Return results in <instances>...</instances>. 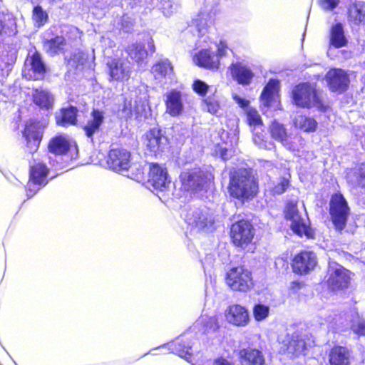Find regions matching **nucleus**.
I'll return each instance as SVG.
<instances>
[{"instance_id":"27","label":"nucleus","mask_w":365,"mask_h":365,"mask_svg":"<svg viewBox=\"0 0 365 365\" xmlns=\"http://www.w3.org/2000/svg\"><path fill=\"white\" fill-rule=\"evenodd\" d=\"M173 71L171 63L167 58L160 59L152 67V73L155 78L159 81L165 78L171 79Z\"/></svg>"},{"instance_id":"41","label":"nucleus","mask_w":365,"mask_h":365,"mask_svg":"<svg viewBox=\"0 0 365 365\" xmlns=\"http://www.w3.org/2000/svg\"><path fill=\"white\" fill-rule=\"evenodd\" d=\"M127 52L130 57L136 62L144 60L148 55L147 51L144 48V46L140 43L131 44L128 47Z\"/></svg>"},{"instance_id":"13","label":"nucleus","mask_w":365,"mask_h":365,"mask_svg":"<svg viewBox=\"0 0 365 365\" xmlns=\"http://www.w3.org/2000/svg\"><path fill=\"white\" fill-rule=\"evenodd\" d=\"M317 264L316 254L311 251H304L294 257L292 267L294 272L305 274L313 270Z\"/></svg>"},{"instance_id":"30","label":"nucleus","mask_w":365,"mask_h":365,"mask_svg":"<svg viewBox=\"0 0 365 365\" xmlns=\"http://www.w3.org/2000/svg\"><path fill=\"white\" fill-rule=\"evenodd\" d=\"M329 42L330 45L335 48H341L346 45L347 40L341 24L336 23L331 27Z\"/></svg>"},{"instance_id":"57","label":"nucleus","mask_w":365,"mask_h":365,"mask_svg":"<svg viewBox=\"0 0 365 365\" xmlns=\"http://www.w3.org/2000/svg\"><path fill=\"white\" fill-rule=\"evenodd\" d=\"M253 140L255 142V144L258 145L259 146H262V138H261L260 135H258L257 134H255V137L253 138Z\"/></svg>"},{"instance_id":"26","label":"nucleus","mask_w":365,"mask_h":365,"mask_svg":"<svg viewBox=\"0 0 365 365\" xmlns=\"http://www.w3.org/2000/svg\"><path fill=\"white\" fill-rule=\"evenodd\" d=\"M232 77L242 85H248L253 78V73L247 66L238 63L232 64L230 67Z\"/></svg>"},{"instance_id":"4","label":"nucleus","mask_w":365,"mask_h":365,"mask_svg":"<svg viewBox=\"0 0 365 365\" xmlns=\"http://www.w3.org/2000/svg\"><path fill=\"white\" fill-rule=\"evenodd\" d=\"M314 344L308 336L298 333L287 334L282 340L280 351L290 356H299L304 354L305 350Z\"/></svg>"},{"instance_id":"33","label":"nucleus","mask_w":365,"mask_h":365,"mask_svg":"<svg viewBox=\"0 0 365 365\" xmlns=\"http://www.w3.org/2000/svg\"><path fill=\"white\" fill-rule=\"evenodd\" d=\"M77 112L76 108L73 106L62 109L60 113L56 116V123L62 126L74 125L77 121Z\"/></svg>"},{"instance_id":"10","label":"nucleus","mask_w":365,"mask_h":365,"mask_svg":"<svg viewBox=\"0 0 365 365\" xmlns=\"http://www.w3.org/2000/svg\"><path fill=\"white\" fill-rule=\"evenodd\" d=\"M180 180L182 187L186 190H197L204 187L212 179V175L200 168H195L181 173Z\"/></svg>"},{"instance_id":"31","label":"nucleus","mask_w":365,"mask_h":365,"mask_svg":"<svg viewBox=\"0 0 365 365\" xmlns=\"http://www.w3.org/2000/svg\"><path fill=\"white\" fill-rule=\"evenodd\" d=\"M91 118L84 126L86 135L88 138H92L95 133L99 131L100 126L104 120V115L102 111L93 110L91 113Z\"/></svg>"},{"instance_id":"34","label":"nucleus","mask_w":365,"mask_h":365,"mask_svg":"<svg viewBox=\"0 0 365 365\" xmlns=\"http://www.w3.org/2000/svg\"><path fill=\"white\" fill-rule=\"evenodd\" d=\"M70 148V143L66 137L59 135L53 138L48 143V150L56 155L65 154Z\"/></svg>"},{"instance_id":"37","label":"nucleus","mask_w":365,"mask_h":365,"mask_svg":"<svg viewBox=\"0 0 365 365\" xmlns=\"http://www.w3.org/2000/svg\"><path fill=\"white\" fill-rule=\"evenodd\" d=\"M86 61V55L83 52L79 51L73 52L67 61L68 71L76 73L81 71Z\"/></svg>"},{"instance_id":"14","label":"nucleus","mask_w":365,"mask_h":365,"mask_svg":"<svg viewBox=\"0 0 365 365\" xmlns=\"http://www.w3.org/2000/svg\"><path fill=\"white\" fill-rule=\"evenodd\" d=\"M269 133L271 137L275 140L281 143L289 150H296L298 147L293 140L298 139V137L292 138L287 132L284 125L277 120H274L269 125Z\"/></svg>"},{"instance_id":"15","label":"nucleus","mask_w":365,"mask_h":365,"mask_svg":"<svg viewBox=\"0 0 365 365\" xmlns=\"http://www.w3.org/2000/svg\"><path fill=\"white\" fill-rule=\"evenodd\" d=\"M326 80L329 89L334 92H344L347 89L349 84L348 74L340 68L329 70L326 75Z\"/></svg>"},{"instance_id":"19","label":"nucleus","mask_w":365,"mask_h":365,"mask_svg":"<svg viewBox=\"0 0 365 365\" xmlns=\"http://www.w3.org/2000/svg\"><path fill=\"white\" fill-rule=\"evenodd\" d=\"M120 112L126 119L134 117L138 121H141L145 117V105L144 102L140 101L138 103L135 101L133 106L132 100L126 98L122 106Z\"/></svg>"},{"instance_id":"17","label":"nucleus","mask_w":365,"mask_h":365,"mask_svg":"<svg viewBox=\"0 0 365 365\" xmlns=\"http://www.w3.org/2000/svg\"><path fill=\"white\" fill-rule=\"evenodd\" d=\"M225 316L228 323L237 327H245L250 322L248 311L238 304L229 306L225 312Z\"/></svg>"},{"instance_id":"16","label":"nucleus","mask_w":365,"mask_h":365,"mask_svg":"<svg viewBox=\"0 0 365 365\" xmlns=\"http://www.w3.org/2000/svg\"><path fill=\"white\" fill-rule=\"evenodd\" d=\"M148 182L155 190L163 191L170 183L166 169L157 163L152 164Z\"/></svg>"},{"instance_id":"39","label":"nucleus","mask_w":365,"mask_h":365,"mask_svg":"<svg viewBox=\"0 0 365 365\" xmlns=\"http://www.w3.org/2000/svg\"><path fill=\"white\" fill-rule=\"evenodd\" d=\"M53 98L47 91L36 90L34 94V103L41 108H49L53 103Z\"/></svg>"},{"instance_id":"8","label":"nucleus","mask_w":365,"mask_h":365,"mask_svg":"<svg viewBox=\"0 0 365 365\" xmlns=\"http://www.w3.org/2000/svg\"><path fill=\"white\" fill-rule=\"evenodd\" d=\"M187 224L200 231L212 232L216 227L213 212L207 209H196L186 215Z\"/></svg>"},{"instance_id":"40","label":"nucleus","mask_w":365,"mask_h":365,"mask_svg":"<svg viewBox=\"0 0 365 365\" xmlns=\"http://www.w3.org/2000/svg\"><path fill=\"white\" fill-rule=\"evenodd\" d=\"M170 346L173 351L186 360H188V356L190 357L192 354V346L189 343L182 341H176L170 344Z\"/></svg>"},{"instance_id":"38","label":"nucleus","mask_w":365,"mask_h":365,"mask_svg":"<svg viewBox=\"0 0 365 365\" xmlns=\"http://www.w3.org/2000/svg\"><path fill=\"white\" fill-rule=\"evenodd\" d=\"M349 20L354 24L365 21V3L359 1L349 9Z\"/></svg>"},{"instance_id":"18","label":"nucleus","mask_w":365,"mask_h":365,"mask_svg":"<svg viewBox=\"0 0 365 365\" xmlns=\"http://www.w3.org/2000/svg\"><path fill=\"white\" fill-rule=\"evenodd\" d=\"M24 136L26 140L27 148L30 153L36 151L41 138L42 128L39 123L29 122L26 125Z\"/></svg>"},{"instance_id":"55","label":"nucleus","mask_w":365,"mask_h":365,"mask_svg":"<svg viewBox=\"0 0 365 365\" xmlns=\"http://www.w3.org/2000/svg\"><path fill=\"white\" fill-rule=\"evenodd\" d=\"M217 153H219L223 160H227L230 156V154L228 153V150L226 148H219Z\"/></svg>"},{"instance_id":"21","label":"nucleus","mask_w":365,"mask_h":365,"mask_svg":"<svg viewBox=\"0 0 365 365\" xmlns=\"http://www.w3.org/2000/svg\"><path fill=\"white\" fill-rule=\"evenodd\" d=\"M167 143V138L158 128H153L145 134V144L151 153H157Z\"/></svg>"},{"instance_id":"2","label":"nucleus","mask_w":365,"mask_h":365,"mask_svg":"<svg viewBox=\"0 0 365 365\" xmlns=\"http://www.w3.org/2000/svg\"><path fill=\"white\" fill-rule=\"evenodd\" d=\"M108 164L110 169L115 172L120 173L123 175L130 177L128 174H125L131 168L130 164V153L123 148L111 149L108 154ZM138 173L130 178L135 180H141L143 179V171L142 169H138Z\"/></svg>"},{"instance_id":"56","label":"nucleus","mask_w":365,"mask_h":365,"mask_svg":"<svg viewBox=\"0 0 365 365\" xmlns=\"http://www.w3.org/2000/svg\"><path fill=\"white\" fill-rule=\"evenodd\" d=\"M210 326L209 327V329L215 330L217 328V319L215 317H211L210 319Z\"/></svg>"},{"instance_id":"9","label":"nucleus","mask_w":365,"mask_h":365,"mask_svg":"<svg viewBox=\"0 0 365 365\" xmlns=\"http://www.w3.org/2000/svg\"><path fill=\"white\" fill-rule=\"evenodd\" d=\"M226 282L234 291L247 292L253 285L252 273L244 267L231 269L227 274Z\"/></svg>"},{"instance_id":"11","label":"nucleus","mask_w":365,"mask_h":365,"mask_svg":"<svg viewBox=\"0 0 365 365\" xmlns=\"http://www.w3.org/2000/svg\"><path fill=\"white\" fill-rule=\"evenodd\" d=\"M254 235V227L247 221L241 220L232 225L230 236L237 247L245 248L252 242Z\"/></svg>"},{"instance_id":"20","label":"nucleus","mask_w":365,"mask_h":365,"mask_svg":"<svg viewBox=\"0 0 365 365\" xmlns=\"http://www.w3.org/2000/svg\"><path fill=\"white\" fill-rule=\"evenodd\" d=\"M110 77L116 81L128 79L130 74L129 63L120 59H112L107 62Z\"/></svg>"},{"instance_id":"48","label":"nucleus","mask_w":365,"mask_h":365,"mask_svg":"<svg viewBox=\"0 0 365 365\" xmlns=\"http://www.w3.org/2000/svg\"><path fill=\"white\" fill-rule=\"evenodd\" d=\"M194 91L201 96H205L207 93L208 86L200 80H197L193 83Z\"/></svg>"},{"instance_id":"23","label":"nucleus","mask_w":365,"mask_h":365,"mask_svg":"<svg viewBox=\"0 0 365 365\" xmlns=\"http://www.w3.org/2000/svg\"><path fill=\"white\" fill-rule=\"evenodd\" d=\"M239 356L242 365H265V359L262 351L252 348L240 351Z\"/></svg>"},{"instance_id":"42","label":"nucleus","mask_w":365,"mask_h":365,"mask_svg":"<svg viewBox=\"0 0 365 365\" xmlns=\"http://www.w3.org/2000/svg\"><path fill=\"white\" fill-rule=\"evenodd\" d=\"M33 20L36 26L41 27L47 21L48 14L41 6H37L33 10Z\"/></svg>"},{"instance_id":"32","label":"nucleus","mask_w":365,"mask_h":365,"mask_svg":"<svg viewBox=\"0 0 365 365\" xmlns=\"http://www.w3.org/2000/svg\"><path fill=\"white\" fill-rule=\"evenodd\" d=\"M66 42L63 36H56L43 41L44 51L50 56H55L64 50Z\"/></svg>"},{"instance_id":"45","label":"nucleus","mask_w":365,"mask_h":365,"mask_svg":"<svg viewBox=\"0 0 365 365\" xmlns=\"http://www.w3.org/2000/svg\"><path fill=\"white\" fill-rule=\"evenodd\" d=\"M247 121L250 125H261L262 120L258 112L252 108H249L247 111Z\"/></svg>"},{"instance_id":"5","label":"nucleus","mask_w":365,"mask_h":365,"mask_svg":"<svg viewBox=\"0 0 365 365\" xmlns=\"http://www.w3.org/2000/svg\"><path fill=\"white\" fill-rule=\"evenodd\" d=\"M327 286L332 291H341L349 288L351 272L338 263H329Z\"/></svg>"},{"instance_id":"47","label":"nucleus","mask_w":365,"mask_h":365,"mask_svg":"<svg viewBox=\"0 0 365 365\" xmlns=\"http://www.w3.org/2000/svg\"><path fill=\"white\" fill-rule=\"evenodd\" d=\"M289 181L285 178H282L280 181L271 189V192L273 195L282 194L288 187Z\"/></svg>"},{"instance_id":"29","label":"nucleus","mask_w":365,"mask_h":365,"mask_svg":"<svg viewBox=\"0 0 365 365\" xmlns=\"http://www.w3.org/2000/svg\"><path fill=\"white\" fill-rule=\"evenodd\" d=\"M26 66H30L34 71L36 79L42 78L46 73V65L41 58V54L38 52H34L27 58Z\"/></svg>"},{"instance_id":"22","label":"nucleus","mask_w":365,"mask_h":365,"mask_svg":"<svg viewBox=\"0 0 365 365\" xmlns=\"http://www.w3.org/2000/svg\"><path fill=\"white\" fill-rule=\"evenodd\" d=\"M195 63L200 67L209 69H217L219 67V59L208 49H202L193 57Z\"/></svg>"},{"instance_id":"35","label":"nucleus","mask_w":365,"mask_h":365,"mask_svg":"<svg viewBox=\"0 0 365 365\" xmlns=\"http://www.w3.org/2000/svg\"><path fill=\"white\" fill-rule=\"evenodd\" d=\"M16 33V21L11 14H0V35L11 36Z\"/></svg>"},{"instance_id":"25","label":"nucleus","mask_w":365,"mask_h":365,"mask_svg":"<svg viewBox=\"0 0 365 365\" xmlns=\"http://www.w3.org/2000/svg\"><path fill=\"white\" fill-rule=\"evenodd\" d=\"M351 358V351L340 346L333 347L329 354L330 365H350Z\"/></svg>"},{"instance_id":"53","label":"nucleus","mask_w":365,"mask_h":365,"mask_svg":"<svg viewBox=\"0 0 365 365\" xmlns=\"http://www.w3.org/2000/svg\"><path fill=\"white\" fill-rule=\"evenodd\" d=\"M212 365H235L233 362L220 357L214 360Z\"/></svg>"},{"instance_id":"3","label":"nucleus","mask_w":365,"mask_h":365,"mask_svg":"<svg viewBox=\"0 0 365 365\" xmlns=\"http://www.w3.org/2000/svg\"><path fill=\"white\" fill-rule=\"evenodd\" d=\"M48 169L43 162L34 159L30 163L29 180L26 185V195L29 197L48 183Z\"/></svg>"},{"instance_id":"51","label":"nucleus","mask_w":365,"mask_h":365,"mask_svg":"<svg viewBox=\"0 0 365 365\" xmlns=\"http://www.w3.org/2000/svg\"><path fill=\"white\" fill-rule=\"evenodd\" d=\"M357 174V185L365 187V165H363V166L360 168Z\"/></svg>"},{"instance_id":"43","label":"nucleus","mask_w":365,"mask_h":365,"mask_svg":"<svg viewBox=\"0 0 365 365\" xmlns=\"http://www.w3.org/2000/svg\"><path fill=\"white\" fill-rule=\"evenodd\" d=\"M352 331L359 335H365V317H358L356 320H353L351 324Z\"/></svg>"},{"instance_id":"58","label":"nucleus","mask_w":365,"mask_h":365,"mask_svg":"<svg viewBox=\"0 0 365 365\" xmlns=\"http://www.w3.org/2000/svg\"><path fill=\"white\" fill-rule=\"evenodd\" d=\"M203 16H205V14H202V16L200 17L199 19H202V22H205V21H207V19L206 18H204Z\"/></svg>"},{"instance_id":"50","label":"nucleus","mask_w":365,"mask_h":365,"mask_svg":"<svg viewBox=\"0 0 365 365\" xmlns=\"http://www.w3.org/2000/svg\"><path fill=\"white\" fill-rule=\"evenodd\" d=\"M217 54H215L216 57H218V59L220 60L221 58L227 56V51H228V46L226 43V42L221 41L217 44Z\"/></svg>"},{"instance_id":"49","label":"nucleus","mask_w":365,"mask_h":365,"mask_svg":"<svg viewBox=\"0 0 365 365\" xmlns=\"http://www.w3.org/2000/svg\"><path fill=\"white\" fill-rule=\"evenodd\" d=\"M339 0H320V6L324 10H333L339 4Z\"/></svg>"},{"instance_id":"24","label":"nucleus","mask_w":365,"mask_h":365,"mask_svg":"<svg viewBox=\"0 0 365 365\" xmlns=\"http://www.w3.org/2000/svg\"><path fill=\"white\" fill-rule=\"evenodd\" d=\"M166 111L172 116L180 115L183 110V103L181 93L176 91H172L166 96Z\"/></svg>"},{"instance_id":"12","label":"nucleus","mask_w":365,"mask_h":365,"mask_svg":"<svg viewBox=\"0 0 365 365\" xmlns=\"http://www.w3.org/2000/svg\"><path fill=\"white\" fill-rule=\"evenodd\" d=\"M330 214L336 229L343 230L349 214V209L341 194H336L332 197L330 202Z\"/></svg>"},{"instance_id":"7","label":"nucleus","mask_w":365,"mask_h":365,"mask_svg":"<svg viewBox=\"0 0 365 365\" xmlns=\"http://www.w3.org/2000/svg\"><path fill=\"white\" fill-rule=\"evenodd\" d=\"M285 217L291 222L290 227L294 233L299 236L312 237V231L309 226L307 220L303 217L299 212L297 201L291 200L287 203Z\"/></svg>"},{"instance_id":"52","label":"nucleus","mask_w":365,"mask_h":365,"mask_svg":"<svg viewBox=\"0 0 365 365\" xmlns=\"http://www.w3.org/2000/svg\"><path fill=\"white\" fill-rule=\"evenodd\" d=\"M233 99L240 107L242 108L247 106L249 104V101L242 98L237 95H233Z\"/></svg>"},{"instance_id":"6","label":"nucleus","mask_w":365,"mask_h":365,"mask_svg":"<svg viewBox=\"0 0 365 365\" xmlns=\"http://www.w3.org/2000/svg\"><path fill=\"white\" fill-rule=\"evenodd\" d=\"M294 103L299 107L321 108L322 103L315 88L309 83H302L297 86L292 91Z\"/></svg>"},{"instance_id":"28","label":"nucleus","mask_w":365,"mask_h":365,"mask_svg":"<svg viewBox=\"0 0 365 365\" xmlns=\"http://www.w3.org/2000/svg\"><path fill=\"white\" fill-rule=\"evenodd\" d=\"M279 81L271 79L264 87L261 94L262 104L265 107H269L273 101H277Z\"/></svg>"},{"instance_id":"59","label":"nucleus","mask_w":365,"mask_h":365,"mask_svg":"<svg viewBox=\"0 0 365 365\" xmlns=\"http://www.w3.org/2000/svg\"><path fill=\"white\" fill-rule=\"evenodd\" d=\"M149 46H150V48L153 49L154 48V45L153 43V41L149 43Z\"/></svg>"},{"instance_id":"44","label":"nucleus","mask_w":365,"mask_h":365,"mask_svg":"<svg viewBox=\"0 0 365 365\" xmlns=\"http://www.w3.org/2000/svg\"><path fill=\"white\" fill-rule=\"evenodd\" d=\"M269 307L263 304L255 305L253 309L254 317L257 321L264 319L269 314Z\"/></svg>"},{"instance_id":"46","label":"nucleus","mask_w":365,"mask_h":365,"mask_svg":"<svg viewBox=\"0 0 365 365\" xmlns=\"http://www.w3.org/2000/svg\"><path fill=\"white\" fill-rule=\"evenodd\" d=\"M204 109L212 114H217L220 104L215 98H208L204 101Z\"/></svg>"},{"instance_id":"54","label":"nucleus","mask_w":365,"mask_h":365,"mask_svg":"<svg viewBox=\"0 0 365 365\" xmlns=\"http://www.w3.org/2000/svg\"><path fill=\"white\" fill-rule=\"evenodd\" d=\"M195 23L200 33L202 32V31L208 26L207 21L202 22V19H196Z\"/></svg>"},{"instance_id":"1","label":"nucleus","mask_w":365,"mask_h":365,"mask_svg":"<svg viewBox=\"0 0 365 365\" xmlns=\"http://www.w3.org/2000/svg\"><path fill=\"white\" fill-rule=\"evenodd\" d=\"M257 183L254 176L247 170H239L231 177L228 187L230 195L240 200H248L256 195Z\"/></svg>"},{"instance_id":"36","label":"nucleus","mask_w":365,"mask_h":365,"mask_svg":"<svg viewBox=\"0 0 365 365\" xmlns=\"http://www.w3.org/2000/svg\"><path fill=\"white\" fill-rule=\"evenodd\" d=\"M293 122L296 128L304 132H314L317 126V122L314 118L303 115L295 116Z\"/></svg>"}]
</instances>
